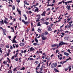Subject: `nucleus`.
<instances>
[{"instance_id": "5701e85b", "label": "nucleus", "mask_w": 73, "mask_h": 73, "mask_svg": "<svg viewBox=\"0 0 73 73\" xmlns=\"http://www.w3.org/2000/svg\"><path fill=\"white\" fill-rule=\"evenodd\" d=\"M45 24H46V25H48L49 24V22H45Z\"/></svg>"}, {"instance_id": "f8f14e48", "label": "nucleus", "mask_w": 73, "mask_h": 73, "mask_svg": "<svg viewBox=\"0 0 73 73\" xmlns=\"http://www.w3.org/2000/svg\"><path fill=\"white\" fill-rule=\"evenodd\" d=\"M35 41L36 42V43H38V40L36 37L35 38Z\"/></svg>"}, {"instance_id": "052dcab7", "label": "nucleus", "mask_w": 73, "mask_h": 73, "mask_svg": "<svg viewBox=\"0 0 73 73\" xmlns=\"http://www.w3.org/2000/svg\"><path fill=\"white\" fill-rule=\"evenodd\" d=\"M72 22H73V21H71L70 22H69V24H72Z\"/></svg>"}, {"instance_id": "dca6fc26", "label": "nucleus", "mask_w": 73, "mask_h": 73, "mask_svg": "<svg viewBox=\"0 0 73 73\" xmlns=\"http://www.w3.org/2000/svg\"><path fill=\"white\" fill-rule=\"evenodd\" d=\"M48 34V31H46L44 33V35L45 36H46Z\"/></svg>"}, {"instance_id": "423d86ee", "label": "nucleus", "mask_w": 73, "mask_h": 73, "mask_svg": "<svg viewBox=\"0 0 73 73\" xmlns=\"http://www.w3.org/2000/svg\"><path fill=\"white\" fill-rule=\"evenodd\" d=\"M30 49L31 52H32V51H33L35 50V48H33V47H32L31 48H30Z\"/></svg>"}, {"instance_id": "7ed1b4c3", "label": "nucleus", "mask_w": 73, "mask_h": 73, "mask_svg": "<svg viewBox=\"0 0 73 73\" xmlns=\"http://www.w3.org/2000/svg\"><path fill=\"white\" fill-rule=\"evenodd\" d=\"M63 45H65V42H63V41H62L59 44L60 46H61Z\"/></svg>"}, {"instance_id": "69168bd1", "label": "nucleus", "mask_w": 73, "mask_h": 73, "mask_svg": "<svg viewBox=\"0 0 73 73\" xmlns=\"http://www.w3.org/2000/svg\"><path fill=\"white\" fill-rule=\"evenodd\" d=\"M34 59H33V58H30V60L31 61V60H34Z\"/></svg>"}, {"instance_id": "e433bc0d", "label": "nucleus", "mask_w": 73, "mask_h": 73, "mask_svg": "<svg viewBox=\"0 0 73 73\" xmlns=\"http://www.w3.org/2000/svg\"><path fill=\"white\" fill-rule=\"evenodd\" d=\"M17 37V36H14V38L13 39V40H15L16 39V37Z\"/></svg>"}, {"instance_id": "e2e57ef3", "label": "nucleus", "mask_w": 73, "mask_h": 73, "mask_svg": "<svg viewBox=\"0 0 73 73\" xmlns=\"http://www.w3.org/2000/svg\"><path fill=\"white\" fill-rule=\"evenodd\" d=\"M61 35H62L63 36H64V35H65V34H64L63 33H61Z\"/></svg>"}, {"instance_id": "2eb2a0df", "label": "nucleus", "mask_w": 73, "mask_h": 73, "mask_svg": "<svg viewBox=\"0 0 73 73\" xmlns=\"http://www.w3.org/2000/svg\"><path fill=\"white\" fill-rule=\"evenodd\" d=\"M27 52V50H25L23 51V50H21V53H26Z\"/></svg>"}, {"instance_id": "a18cd8bd", "label": "nucleus", "mask_w": 73, "mask_h": 73, "mask_svg": "<svg viewBox=\"0 0 73 73\" xmlns=\"http://www.w3.org/2000/svg\"><path fill=\"white\" fill-rule=\"evenodd\" d=\"M12 18H13V17H12V16H10L9 17V19H10L11 20H12Z\"/></svg>"}, {"instance_id": "49530a36", "label": "nucleus", "mask_w": 73, "mask_h": 73, "mask_svg": "<svg viewBox=\"0 0 73 73\" xmlns=\"http://www.w3.org/2000/svg\"><path fill=\"white\" fill-rule=\"evenodd\" d=\"M68 2H64V4H65V5H67V4H68Z\"/></svg>"}, {"instance_id": "72a5a7b5", "label": "nucleus", "mask_w": 73, "mask_h": 73, "mask_svg": "<svg viewBox=\"0 0 73 73\" xmlns=\"http://www.w3.org/2000/svg\"><path fill=\"white\" fill-rule=\"evenodd\" d=\"M37 43H33V45H34V46H36L37 45Z\"/></svg>"}, {"instance_id": "7c9ffc66", "label": "nucleus", "mask_w": 73, "mask_h": 73, "mask_svg": "<svg viewBox=\"0 0 73 73\" xmlns=\"http://www.w3.org/2000/svg\"><path fill=\"white\" fill-rule=\"evenodd\" d=\"M64 40H68V37H65L64 38Z\"/></svg>"}, {"instance_id": "864d4df0", "label": "nucleus", "mask_w": 73, "mask_h": 73, "mask_svg": "<svg viewBox=\"0 0 73 73\" xmlns=\"http://www.w3.org/2000/svg\"><path fill=\"white\" fill-rule=\"evenodd\" d=\"M15 47H16L17 48H18V47H19V44H17L15 46Z\"/></svg>"}, {"instance_id": "09e8293b", "label": "nucleus", "mask_w": 73, "mask_h": 73, "mask_svg": "<svg viewBox=\"0 0 73 73\" xmlns=\"http://www.w3.org/2000/svg\"><path fill=\"white\" fill-rule=\"evenodd\" d=\"M15 40L13 39V41H12V42L13 43H15Z\"/></svg>"}, {"instance_id": "4d7b16f0", "label": "nucleus", "mask_w": 73, "mask_h": 73, "mask_svg": "<svg viewBox=\"0 0 73 73\" xmlns=\"http://www.w3.org/2000/svg\"><path fill=\"white\" fill-rule=\"evenodd\" d=\"M58 50L57 49L56 50V53H58Z\"/></svg>"}, {"instance_id": "774afa93", "label": "nucleus", "mask_w": 73, "mask_h": 73, "mask_svg": "<svg viewBox=\"0 0 73 73\" xmlns=\"http://www.w3.org/2000/svg\"><path fill=\"white\" fill-rule=\"evenodd\" d=\"M59 60H62V57H60V58H59Z\"/></svg>"}, {"instance_id": "a19ab883", "label": "nucleus", "mask_w": 73, "mask_h": 73, "mask_svg": "<svg viewBox=\"0 0 73 73\" xmlns=\"http://www.w3.org/2000/svg\"><path fill=\"white\" fill-rule=\"evenodd\" d=\"M17 54H18V53H17L16 54L15 57H17Z\"/></svg>"}, {"instance_id": "13d9d810", "label": "nucleus", "mask_w": 73, "mask_h": 73, "mask_svg": "<svg viewBox=\"0 0 73 73\" xmlns=\"http://www.w3.org/2000/svg\"><path fill=\"white\" fill-rule=\"evenodd\" d=\"M9 53L8 52L7 54V56H9Z\"/></svg>"}, {"instance_id": "412c9836", "label": "nucleus", "mask_w": 73, "mask_h": 73, "mask_svg": "<svg viewBox=\"0 0 73 73\" xmlns=\"http://www.w3.org/2000/svg\"><path fill=\"white\" fill-rule=\"evenodd\" d=\"M39 68H38V67H36V73H39V72L37 71V69H38Z\"/></svg>"}, {"instance_id": "cd10ccee", "label": "nucleus", "mask_w": 73, "mask_h": 73, "mask_svg": "<svg viewBox=\"0 0 73 73\" xmlns=\"http://www.w3.org/2000/svg\"><path fill=\"white\" fill-rule=\"evenodd\" d=\"M21 70H25V67H23L21 69Z\"/></svg>"}, {"instance_id": "6e6d98bb", "label": "nucleus", "mask_w": 73, "mask_h": 73, "mask_svg": "<svg viewBox=\"0 0 73 73\" xmlns=\"http://www.w3.org/2000/svg\"><path fill=\"white\" fill-rule=\"evenodd\" d=\"M17 69V68H15L14 69V70H13V72H15V70H16Z\"/></svg>"}, {"instance_id": "39448f33", "label": "nucleus", "mask_w": 73, "mask_h": 73, "mask_svg": "<svg viewBox=\"0 0 73 73\" xmlns=\"http://www.w3.org/2000/svg\"><path fill=\"white\" fill-rule=\"evenodd\" d=\"M46 11H44L43 12V13L41 14V16H45V14H46Z\"/></svg>"}, {"instance_id": "79ce46f5", "label": "nucleus", "mask_w": 73, "mask_h": 73, "mask_svg": "<svg viewBox=\"0 0 73 73\" xmlns=\"http://www.w3.org/2000/svg\"><path fill=\"white\" fill-rule=\"evenodd\" d=\"M68 27H69L70 28L71 27V26H72V25L70 24L69 25H68Z\"/></svg>"}, {"instance_id": "6ab92c4d", "label": "nucleus", "mask_w": 73, "mask_h": 73, "mask_svg": "<svg viewBox=\"0 0 73 73\" xmlns=\"http://www.w3.org/2000/svg\"><path fill=\"white\" fill-rule=\"evenodd\" d=\"M42 38L43 40H46V38H45V36L42 37Z\"/></svg>"}, {"instance_id": "603ef678", "label": "nucleus", "mask_w": 73, "mask_h": 73, "mask_svg": "<svg viewBox=\"0 0 73 73\" xmlns=\"http://www.w3.org/2000/svg\"><path fill=\"white\" fill-rule=\"evenodd\" d=\"M36 22H38V21H40V19H38L37 20H36Z\"/></svg>"}, {"instance_id": "9b49d317", "label": "nucleus", "mask_w": 73, "mask_h": 73, "mask_svg": "<svg viewBox=\"0 0 73 73\" xmlns=\"http://www.w3.org/2000/svg\"><path fill=\"white\" fill-rule=\"evenodd\" d=\"M23 16L25 17V20H27L28 19V18L27 17V16H26V15L25 14H24L23 15Z\"/></svg>"}, {"instance_id": "58836bf2", "label": "nucleus", "mask_w": 73, "mask_h": 73, "mask_svg": "<svg viewBox=\"0 0 73 73\" xmlns=\"http://www.w3.org/2000/svg\"><path fill=\"white\" fill-rule=\"evenodd\" d=\"M1 46L2 47V48H3V47L4 46V44H2L1 45Z\"/></svg>"}, {"instance_id": "f3484780", "label": "nucleus", "mask_w": 73, "mask_h": 73, "mask_svg": "<svg viewBox=\"0 0 73 73\" xmlns=\"http://www.w3.org/2000/svg\"><path fill=\"white\" fill-rule=\"evenodd\" d=\"M38 32L39 33H41V30L40 29H38Z\"/></svg>"}, {"instance_id": "5fc2aeb1", "label": "nucleus", "mask_w": 73, "mask_h": 73, "mask_svg": "<svg viewBox=\"0 0 73 73\" xmlns=\"http://www.w3.org/2000/svg\"><path fill=\"white\" fill-rule=\"evenodd\" d=\"M35 64H38V61H36L35 62Z\"/></svg>"}, {"instance_id": "c03bdc74", "label": "nucleus", "mask_w": 73, "mask_h": 73, "mask_svg": "<svg viewBox=\"0 0 73 73\" xmlns=\"http://www.w3.org/2000/svg\"><path fill=\"white\" fill-rule=\"evenodd\" d=\"M47 60L48 61H50V57L48 58L47 59Z\"/></svg>"}, {"instance_id": "37998d69", "label": "nucleus", "mask_w": 73, "mask_h": 73, "mask_svg": "<svg viewBox=\"0 0 73 73\" xmlns=\"http://www.w3.org/2000/svg\"><path fill=\"white\" fill-rule=\"evenodd\" d=\"M0 52H1V54L2 53V52H3V51H2V50H1V48H0Z\"/></svg>"}, {"instance_id": "8fccbe9b", "label": "nucleus", "mask_w": 73, "mask_h": 73, "mask_svg": "<svg viewBox=\"0 0 73 73\" xmlns=\"http://www.w3.org/2000/svg\"><path fill=\"white\" fill-rule=\"evenodd\" d=\"M62 2H60L58 3V5H59L60 4H62Z\"/></svg>"}, {"instance_id": "ea45409f", "label": "nucleus", "mask_w": 73, "mask_h": 73, "mask_svg": "<svg viewBox=\"0 0 73 73\" xmlns=\"http://www.w3.org/2000/svg\"><path fill=\"white\" fill-rule=\"evenodd\" d=\"M56 45H57V47L56 48V49H58V47H59V45L58 44H56Z\"/></svg>"}, {"instance_id": "bf43d9fd", "label": "nucleus", "mask_w": 73, "mask_h": 73, "mask_svg": "<svg viewBox=\"0 0 73 73\" xmlns=\"http://www.w3.org/2000/svg\"><path fill=\"white\" fill-rule=\"evenodd\" d=\"M29 13H32V11H29Z\"/></svg>"}, {"instance_id": "c9c22d12", "label": "nucleus", "mask_w": 73, "mask_h": 73, "mask_svg": "<svg viewBox=\"0 0 73 73\" xmlns=\"http://www.w3.org/2000/svg\"><path fill=\"white\" fill-rule=\"evenodd\" d=\"M14 58H15V55H14L11 58L12 60H13V59H14Z\"/></svg>"}, {"instance_id": "4468645a", "label": "nucleus", "mask_w": 73, "mask_h": 73, "mask_svg": "<svg viewBox=\"0 0 73 73\" xmlns=\"http://www.w3.org/2000/svg\"><path fill=\"white\" fill-rule=\"evenodd\" d=\"M54 71H55V72H59V71H58V70H57L56 68H54Z\"/></svg>"}, {"instance_id": "4be33fe9", "label": "nucleus", "mask_w": 73, "mask_h": 73, "mask_svg": "<svg viewBox=\"0 0 73 73\" xmlns=\"http://www.w3.org/2000/svg\"><path fill=\"white\" fill-rule=\"evenodd\" d=\"M53 64H54V67H55V68L56 67V66H57V63H55V64L54 63Z\"/></svg>"}, {"instance_id": "aec40b11", "label": "nucleus", "mask_w": 73, "mask_h": 73, "mask_svg": "<svg viewBox=\"0 0 73 73\" xmlns=\"http://www.w3.org/2000/svg\"><path fill=\"white\" fill-rule=\"evenodd\" d=\"M57 45V44H53V45H52L51 46L52 47H54L55 46H56Z\"/></svg>"}, {"instance_id": "a878e982", "label": "nucleus", "mask_w": 73, "mask_h": 73, "mask_svg": "<svg viewBox=\"0 0 73 73\" xmlns=\"http://www.w3.org/2000/svg\"><path fill=\"white\" fill-rule=\"evenodd\" d=\"M37 57H38V58H36V59L37 60V59H38V58H40V55H38L37 56Z\"/></svg>"}, {"instance_id": "9d476101", "label": "nucleus", "mask_w": 73, "mask_h": 73, "mask_svg": "<svg viewBox=\"0 0 73 73\" xmlns=\"http://www.w3.org/2000/svg\"><path fill=\"white\" fill-rule=\"evenodd\" d=\"M68 68L69 69V71H70V70H71L72 67H71V66L70 65H69V66L68 67Z\"/></svg>"}, {"instance_id": "b1692460", "label": "nucleus", "mask_w": 73, "mask_h": 73, "mask_svg": "<svg viewBox=\"0 0 73 73\" xmlns=\"http://www.w3.org/2000/svg\"><path fill=\"white\" fill-rule=\"evenodd\" d=\"M11 29L13 30V32H15V30H14V29L12 27H11Z\"/></svg>"}, {"instance_id": "f704fd0d", "label": "nucleus", "mask_w": 73, "mask_h": 73, "mask_svg": "<svg viewBox=\"0 0 73 73\" xmlns=\"http://www.w3.org/2000/svg\"><path fill=\"white\" fill-rule=\"evenodd\" d=\"M41 21H45V20H44V18H42L41 20H40Z\"/></svg>"}, {"instance_id": "0eeeda50", "label": "nucleus", "mask_w": 73, "mask_h": 73, "mask_svg": "<svg viewBox=\"0 0 73 73\" xmlns=\"http://www.w3.org/2000/svg\"><path fill=\"white\" fill-rule=\"evenodd\" d=\"M54 64L53 63L51 65V68H52V69H53V68H54Z\"/></svg>"}, {"instance_id": "f03ea898", "label": "nucleus", "mask_w": 73, "mask_h": 73, "mask_svg": "<svg viewBox=\"0 0 73 73\" xmlns=\"http://www.w3.org/2000/svg\"><path fill=\"white\" fill-rule=\"evenodd\" d=\"M22 22H23V23H24V24H25V25H26L27 26H28L29 24V23H30L29 22L25 21H24V20H22Z\"/></svg>"}, {"instance_id": "393cba45", "label": "nucleus", "mask_w": 73, "mask_h": 73, "mask_svg": "<svg viewBox=\"0 0 73 73\" xmlns=\"http://www.w3.org/2000/svg\"><path fill=\"white\" fill-rule=\"evenodd\" d=\"M40 22H39L38 24H37V26H40V25H41L40 24Z\"/></svg>"}, {"instance_id": "ddd939ff", "label": "nucleus", "mask_w": 73, "mask_h": 73, "mask_svg": "<svg viewBox=\"0 0 73 73\" xmlns=\"http://www.w3.org/2000/svg\"><path fill=\"white\" fill-rule=\"evenodd\" d=\"M53 5H54V4H52V5H49L48 4L47 5V7H49V6L52 7V6H53Z\"/></svg>"}, {"instance_id": "4c0bfd02", "label": "nucleus", "mask_w": 73, "mask_h": 73, "mask_svg": "<svg viewBox=\"0 0 73 73\" xmlns=\"http://www.w3.org/2000/svg\"><path fill=\"white\" fill-rule=\"evenodd\" d=\"M10 49L12 50V49H13V47L11 45L10 46Z\"/></svg>"}, {"instance_id": "0e129e2a", "label": "nucleus", "mask_w": 73, "mask_h": 73, "mask_svg": "<svg viewBox=\"0 0 73 73\" xmlns=\"http://www.w3.org/2000/svg\"><path fill=\"white\" fill-rule=\"evenodd\" d=\"M70 6H69V5L68 6V10H70Z\"/></svg>"}, {"instance_id": "a211bd4d", "label": "nucleus", "mask_w": 73, "mask_h": 73, "mask_svg": "<svg viewBox=\"0 0 73 73\" xmlns=\"http://www.w3.org/2000/svg\"><path fill=\"white\" fill-rule=\"evenodd\" d=\"M44 35H45V34L44 33H42L41 35V37H44Z\"/></svg>"}, {"instance_id": "20e7f679", "label": "nucleus", "mask_w": 73, "mask_h": 73, "mask_svg": "<svg viewBox=\"0 0 73 73\" xmlns=\"http://www.w3.org/2000/svg\"><path fill=\"white\" fill-rule=\"evenodd\" d=\"M47 27L48 31L51 32V31H52V28H51V27L49 26H47Z\"/></svg>"}, {"instance_id": "473e14b6", "label": "nucleus", "mask_w": 73, "mask_h": 73, "mask_svg": "<svg viewBox=\"0 0 73 73\" xmlns=\"http://www.w3.org/2000/svg\"><path fill=\"white\" fill-rule=\"evenodd\" d=\"M3 32H7V31H6V29H3Z\"/></svg>"}, {"instance_id": "c85d7f7f", "label": "nucleus", "mask_w": 73, "mask_h": 73, "mask_svg": "<svg viewBox=\"0 0 73 73\" xmlns=\"http://www.w3.org/2000/svg\"><path fill=\"white\" fill-rule=\"evenodd\" d=\"M12 8L13 9L15 10V6L14 5L13 6Z\"/></svg>"}, {"instance_id": "bb28decb", "label": "nucleus", "mask_w": 73, "mask_h": 73, "mask_svg": "<svg viewBox=\"0 0 73 73\" xmlns=\"http://www.w3.org/2000/svg\"><path fill=\"white\" fill-rule=\"evenodd\" d=\"M17 2H18V4H19V3L20 2V0H16Z\"/></svg>"}, {"instance_id": "2f4dec72", "label": "nucleus", "mask_w": 73, "mask_h": 73, "mask_svg": "<svg viewBox=\"0 0 73 73\" xmlns=\"http://www.w3.org/2000/svg\"><path fill=\"white\" fill-rule=\"evenodd\" d=\"M43 68H45V66H43V65L42 66V67L40 69H43Z\"/></svg>"}, {"instance_id": "338daca9", "label": "nucleus", "mask_w": 73, "mask_h": 73, "mask_svg": "<svg viewBox=\"0 0 73 73\" xmlns=\"http://www.w3.org/2000/svg\"><path fill=\"white\" fill-rule=\"evenodd\" d=\"M22 46H24V45H25V44L24 43L22 42Z\"/></svg>"}, {"instance_id": "c756f323", "label": "nucleus", "mask_w": 73, "mask_h": 73, "mask_svg": "<svg viewBox=\"0 0 73 73\" xmlns=\"http://www.w3.org/2000/svg\"><path fill=\"white\" fill-rule=\"evenodd\" d=\"M72 2V1H68L67 3H68V4H69V3H71V2Z\"/></svg>"}, {"instance_id": "680f3d73", "label": "nucleus", "mask_w": 73, "mask_h": 73, "mask_svg": "<svg viewBox=\"0 0 73 73\" xmlns=\"http://www.w3.org/2000/svg\"><path fill=\"white\" fill-rule=\"evenodd\" d=\"M6 48H9V46L7 45L6 46Z\"/></svg>"}, {"instance_id": "6e6552de", "label": "nucleus", "mask_w": 73, "mask_h": 73, "mask_svg": "<svg viewBox=\"0 0 73 73\" xmlns=\"http://www.w3.org/2000/svg\"><path fill=\"white\" fill-rule=\"evenodd\" d=\"M39 9H38V8H36L35 9V10L34 11L35 12H39V11H38Z\"/></svg>"}, {"instance_id": "3c124183", "label": "nucleus", "mask_w": 73, "mask_h": 73, "mask_svg": "<svg viewBox=\"0 0 73 73\" xmlns=\"http://www.w3.org/2000/svg\"><path fill=\"white\" fill-rule=\"evenodd\" d=\"M18 12H19V13L20 16H21V11H19Z\"/></svg>"}, {"instance_id": "1a4fd4ad", "label": "nucleus", "mask_w": 73, "mask_h": 73, "mask_svg": "<svg viewBox=\"0 0 73 73\" xmlns=\"http://www.w3.org/2000/svg\"><path fill=\"white\" fill-rule=\"evenodd\" d=\"M64 55H65L66 56H69V53L66 52H64Z\"/></svg>"}, {"instance_id": "f257e3e1", "label": "nucleus", "mask_w": 73, "mask_h": 73, "mask_svg": "<svg viewBox=\"0 0 73 73\" xmlns=\"http://www.w3.org/2000/svg\"><path fill=\"white\" fill-rule=\"evenodd\" d=\"M1 21H1V23L2 24H4V23H5V24H8V23H9L7 21H6L5 19L4 20V21L3 19H1Z\"/></svg>"}, {"instance_id": "de8ad7c7", "label": "nucleus", "mask_w": 73, "mask_h": 73, "mask_svg": "<svg viewBox=\"0 0 73 73\" xmlns=\"http://www.w3.org/2000/svg\"><path fill=\"white\" fill-rule=\"evenodd\" d=\"M67 51H68V52L69 53H71V52H70V50H69V49H68Z\"/></svg>"}]
</instances>
